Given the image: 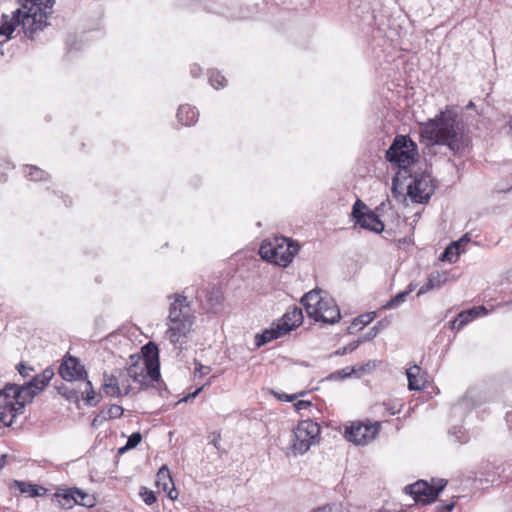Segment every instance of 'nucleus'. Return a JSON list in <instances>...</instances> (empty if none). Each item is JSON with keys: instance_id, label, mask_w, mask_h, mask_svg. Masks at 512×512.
Wrapping results in <instances>:
<instances>
[{"instance_id": "40", "label": "nucleus", "mask_w": 512, "mask_h": 512, "mask_svg": "<svg viewBox=\"0 0 512 512\" xmlns=\"http://www.w3.org/2000/svg\"><path fill=\"white\" fill-rule=\"evenodd\" d=\"M140 495L147 505H152L157 500L155 493L145 487L141 489Z\"/></svg>"}, {"instance_id": "27", "label": "nucleus", "mask_w": 512, "mask_h": 512, "mask_svg": "<svg viewBox=\"0 0 512 512\" xmlns=\"http://www.w3.org/2000/svg\"><path fill=\"white\" fill-rule=\"evenodd\" d=\"M14 486L21 493L27 494L29 497L43 496L47 492V490L44 487L25 481L15 480Z\"/></svg>"}, {"instance_id": "52", "label": "nucleus", "mask_w": 512, "mask_h": 512, "mask_svg": "<svg viewBox=\"0 0 512 512\" xmlns=\"http://www.w3.org/2000/svg\"><path fill=\"white\" fill-rule=\"evenodd\" d=\"M383 406H385V407H386V409H387V411H388L389 415H395V414H397V413L399 412L397 409H395V408H394V407H392V406H388V405H386V404H383Z\"/></svg>"}, {"instance_id": "33", "label": "nucleus", "mask_w": 512, "mask_h": 512, "mask_svg": "<svg viewBox=\"0 0 512 512\" xmlns=\"http://www.w3.org/2000/svg\"><path fill=\"white\" fill-rule=\"evenodd\" d=\"M25 175L26 177L33 181L45 180L48 176V174L45 171L35 166H28L25 171Z\"/></svg>"}, {"instance_id": "39", "label": "nucleus", "mask_w": 512, "mask_h": 512, "mask_svg": "<svg viewBox=\"0 0 512 512\" xmlns=\"http://www.w3.org/2000/svg\"><path fill=\"white\" fill-rule=\"evenodd\" d=\"M141 440L142 435L139 432L132 433L126 442V445L122 447L119 451L123 452L124 450L127 449H133L141 442Z\"/></svg>"}, {"instance_id": "7", "label": "nucleus", "mask_w": 512, "mask_h": 512, "mask_svg": "<svg viewBox=\"0 0 512 512\" xmlns=\"http://www.w3.org/2000/svg\"><path fill=\"white\" fill-rule=\"evenodd\" d=\"M320 435V426L312 420H303L293 430L292 452L297 454L306 453L312 445L317 443Z\"/></svg>"}, {"instance_id": "4", "label": "nucleus", "mask_w": 512, "mask_h": 512, "mask_svg": "<svg viewBox=\"0 0 512 512\" xmlns=\"http://www.w3.org/2000/svg\"><path fill=\"white\" fill-rule=\"evenodd\" d=\"M300 246L297 242L286 237H275L264 240L259 248L260 256L280 267H287L298 253Z\"/></svg>"}, {"instance_id": "21", "label": "nucleus", "mask_w": 512, "mask_h": 512, "mask_svg": "<svg viewBox=\"0 0 512 512\" xmlns=\"http://www.w3.org/2000/svg\"><path fill=\"white\" fill-rule=\"evenodd\" d=\"M487 310L484 306L473 307L471 309L460 312L452 321L451 328L461 330L466 324L480 315H486Z\"/></svg>"}, {"instance_id": "42", "label": "nucleus", "mask_w": 512, "mask_h": 512, "mask_svg": "<svg viewBox=\"0 0 512 512\" xmlns=\"http://www.w3.org/2000/svg\"><path fill=\"white\" fill-rule=\"evenodd\" d=\"M378 333H379V327H378V325H375L372 328H370V330L365 335H363L359 340H361V343L365 342V341H369V340L375 338Z\"/></svg>"}, {"instance_id": "32", "label": "nucleus", "mask_w": 512, "mask_h": 512, "mask_svg": "<svg viewBox=\"0 0 512 512\" xmlns=\"http://www.w3.org/2000/svg\"><path fill=\"white\" fill-rule=\"evenodd\" d=\"M117 377L119 386L121 387V396L129 394L132 390L130 384V381H132V379L129 376L125 375V369L119 370Z\"/></svg>"}, {"instance_id": "53", "label": "nucleus", "mask_w": 512, "mask_h": 512, "mask_svg": "<svg viewBox=\"0 0 512 512\" xmlns=\"http://www.w3.org/2000/svg\"><path fill=\"white\" fill-rule=\"evenodd\" d=\"M313 512H331V508L329 506H323L314 510Z\"/></svg>"}, {"instance_id": "20", "label": "nucleus", "mask_w": 512, "mask_h": 512, "mask_svg": "<svg viewBox=\"0 0 512 512\" xmlns=\"http://www.w3.org/2000/svg\"><path fill=\"white\" fill-rule=\"evenodd\" d=\"M141 351L142 356H140V359L145 360V364L152 367L150 369L154 376H160L159 351L156 344L148 342L142 347Z\"/></svg>"}, {"instance_id": "36", "label": "nucleus", "mask_w": 512, "mask_h": 512, "mask_svg": "<svg viewBox=\"0 0 512 512\" xmlns=\"http://www.w3.org/2000/svg\"><path fill=\"white\" fill-rule=\"evenodd\" d=\"M209 82L215 89H219L226 86L227 80L219 72L211 71L209 74Z\"/></svg>"}, {"instance_id": "8", "label": "nucleus", "mask_w": 512, "mask_h": 512, "mask_svg": "<svg viewBox=\"0 0 512 512\" xmlns=\"http://www.w3.org/2000/svg\"><path fill=\"white\" fill-rule=\"evenodd\" d=\"M352 216L355 223L363 229L374 233H381L384 230V223L359 199L353 205Z\"/></svg>"}, {"instance_id": "19", "label": "nucleus", "mask_w": 512, "mask_h": 512, "mask_svg": "<svg viewBox=\"0 0 512 512\" xmlns=\"http://www.w3.org/2000/svg\"><path fill=\"white\" fill-rule=\"evenodd\" d=\"M470 242L468 234L462 236L459 240L452 242L442 253L440 259L449 263H455L460 254L465 251L464 246Z\"/></svg>"}, {"instance_id": "25", "label": "nucleus", "mask_w": 512, "mask_h": 512, "mask_svg": "<svg viewBox=\"0 0 512 512\" xmlns=\"http://www.w3.org/2000/svg\"><path fill=\"white\" fill-rule=\"evenodd\" d=\"M102 387L106 395L121 397V387L119 386L117 375L104 373Z\"/></svg>"}, {"instance_id": "37", "label": "nucleus", "mask_w": 512, "mask_h": 512, "mask_svg": "<svg viewBox=\"0 0 512 512\" xmlns=\"http://www.w3.org/2000/svg\"><path fill=\"white\" fill-rule=\"evenodd\" d=\"M356 373V369L353 367H345L341 370L335 371L328 376L330 380H342L352 376Z\"/></svg>"}, {"instance_id": "28", "label": "nucleus", "mask_w": 512, "mask_h": 512, "mask_svg": "<svg viewBox=\"0 0 512 512\" xmlns=\"http://www.w3.org/2000/svg\"><path fill=\"white\" fill-rule=\"evenodd\" d=\"M199 113L196 108L190 105H181L177 112L178 120L185 126L194 124L198 119Z\"/></svg>"}, {"instance_id": "57", "label": "nucleus", "mask_w": 512, "mask_h": 512, "mask_svg": "<svg viewBox=\"0 0 512 512\" xmlns=\"http://www.w3.org/2000/svg\"><path fill=\"white\" fill-rule=\"evenodd\" d=\"M206 385H209V382H206V384H203L202 387H206Z\"/></svg>"}, {"instance_id": "15", "label": "nucleus", "mask_w": 512, "mask_h": 512, "mask_svg": "<svg viewBox=\"0 0 512 512\" xmlns=\"http://www.w3.org/2000/svg\"><path fill=\"white\" fill-rule=\"evenodd\" d=\"M59 374L69 382L86 378L84 366L74 357L64 359L59 368Z\"/></svg>"}, {"instance_id": "48", "label": "nucleus", "mask_w": 512, "mask_h": 512, "mask_svg": "<svg viewBox=\"0 0 512 512\" xmlns=\"http://www.w3.org/2000/svg\"><path fill=\"white\" fill-rule=\"evenodd\" d=\"M274 395H275L279 400L287 401V402H292L293 400H295V399L297 398V395H296V394L287 395V394H285V393H276V392H274Z\"/></svg>"}, {"instance_id": "9", "label": "nucleus", "mask_w": 512, "mask_h": 512, "mask_svg": "<svg viewBox=\"0 0 512 512\" xmlns=\"http://www.w3.org/2000/svg\"><path fill=\"white\" fill-rule=\"evenodd\" d=\"M380 431V422L352 423L346 428L345 437L356 445H365L376 438Z\"/></svg>"}, {"instance_id": "3", "label": "nucleus", "mask_w": 512, "mask_h": 512, "mask_svg": "<svg viewBox=\"0 0 512 512\" xmlns=\"http://www.w3.org/2000/svg\"><path fill=\"white\" fill-rule=\"evenodd\" d=\"M22 9L21 26L30 39L47 26V19L53 14L55 0H18Z\"/></svg>"}, {"instance_id": "45", "label": "nucleus", "mask_w": 512, "mask_h": 512, "mask_svg": "<svg viewBox=\"0 0 512 512\" xmlns=\"http://www.w3.org/2000/svg\"><path fill=\"white\" fill-rule=\"evenodd\" d=\"M106 420H108V418L106 417L104 410H102L99 414H97L94 417V419L92 421V426L98 427V426L102 425Z\"/></svg>"}, {"instance_id": "26", "label": "nucleus", "mask_w": 512, "mask_h": 512, "mask_svg": "<svg viewBox=\"0 0 512 512\" xmlns=\"http://www.w3.org/2000/svg\"><path fill=\"white\" fill-rule=\"evenodd\" d=\"M280 328L282 327L278 322L275 327L266 329L265 331H263L262 334H257L255 337L256 346L261 347L267 344L268 342L285 335L286 333H282V330H280Z\"/></svg>"}, {"instance_id": "43", "label": "nucleus", "mask_w": 512, "mask_h": 512, "mask_svg": "<svg viewBox=\"0 0 512 512\" xmlns=\"http://www.w3.org/2000/svg\"><path fill=\"white\" fill-rule=\"evenodd\" d=\"M195 376H198V377H203L205 375H207L209 372H210V367L209 366H205V365H202L201 363L199 362H195Z\"/></svg>"}, {"instance_id": "17", "label": "nucleus", "mask_w": 512, "mask_h": 512, "mask_svg": "<svg viewBox=\"0 0 512 512\" xmlns=\"http://www.w3.org/2000/svg\"><path fill=\"white\" fill-rule=\"evenodd\" d=\"M318 315H313L312 318L317 322H323L325 324L337 323L340 318V310L335 300L333 299V305H319L317 307Z\"/></svg>"}, {"instance_id": "29", "label": "nucleus", "mask_w": 512, "mask_h": 512, "mask_svg": "<svg viewBox=\"0 0 512 512\" xmlns=\"http://www.w3.org/2000/svg\"><path fill=\"white\" fill-rule=\"evenodd\" d=\"M408 378V388L410 390H420L424 385V380L421 375V368L414 365L406 370Z\"/></svg>"}, {"instance_id": "34", "label": "nucleus", "mask_w": 512, "mask_h": 512, "mask_svg": "<svg viewBox=\"0 0 512 512\" xmlns=\"http://www.w3.org/2000/svg\"><path fill=\"white\" fill-rule=\"evenodd\" d=\"M59 393L72 402H78L80 398V391L70 386L60 387Z\"/></svg>"}, {"instance_id": "10", "label": "nucleus", "mask_w": 512, "mask_h": 512, "mask_svg": "<svg viewBox=\"0 0 512 512\" xmlns=\"http://www.w3.org/2000/svg\"><path fill=\"white\" fill-rule=\"evenodd\" d=\"M446 481L441 479L439 480V485L434 487L429 485L424 480H419L413 484L407 485L404 488V491L413 496L415 502L422 504H429L433 502L440 491L445 487Z\"/></svg>"}, {"instance_id": "41", "label": "nucleus", "mask_w": 512, "mask_h": 512, "mask_svg": "<svg viewBox=\"0 0 512 512\" xmlns=\"http://www.w3.org/2000/svg\"><path fill=\"white\" fill-rule=\"evenodd\" d=\"M360 343H361V340L353 341V342L349 343L348 345H346V346H344L342 348H339L335 352V354L339 355V356H342V355H345L347 353H351V352H353L354 350H356L358 348Z\"/></svg>"}, {"instance_id": "55", "label": "nucleus", "mask_w": 512, "mask_h": 512, "mask_svg": "<svg viewBox=\"0 0 512 512\" xmlns=\"http://www.w3.org/2000/svg\"><path fill=\"white\" fill-rule=\"evenodd\" d=\"M4 459H5V455H2L1 456V460H0V466L2 467L3 464H4Z\"/></svg>"}, {"instance_id": "18", "label": "nucleus", "mask_w": 512, "mask_h": 512, "mask_svg": "<svg viewBox=\"0 0 512 512\" xmlns=\"http://www.w3.org/2000/svg\"><path fill=\"white\" fill-rule=\"evenodd\" d=\"M21 14L22 9H16L12 16L9 17L6 14H3L1 17V25H0V36H4V41L11 39V35L14 32L15 28L21 25Z\"/></svg>"}, {"instance_id": "11", "label": "nucleus", "mask_w": 512, "mask_h": 512, "mask_svg": "<svg viewBox=\"0 0 512 512\" xmlns=\"http://www.w3.org/2000/svg\"><path fill=\"white\" fill-rule=\"evenodd\" d=\"M130 364L125 368V375L129 376L134 383L141 387L148 386L149 381H158L160 376H154L151 366L145 364V360L140 359V355H131Z\"/></svg>"}, {"instance_id": "49", "label": "nucleus", "mask_w": 512, "mask_h": 512, "mask_svg": "<svg viewBox=\"0 0 512 512\" xmlns=\"http://www.w3.org/2000/svg\"><path fill=\"white\" fill-rule=\"evenodd\" d=\"M455 507V502L441 504L437 506L439 512H451Z\"/></svg>"}, {"instance_id": "44", "label": "nucleus", "mask_w": 512, "mask_h": 512, "mask_svg": "<svg viewBox=\"0 0 512 512\" xmlns=\"http://www.w3.org/2000/svg\"><path fill=\"white\" fill-rule=\"evenodd\" d=\"M17 370L23 378L30 377V373L33 371L32 367L26 366L23 363L17 365Z\"/></svg>"}, {"instance_id": "35", "label": "nucleus", "mask_w": 512, "mask_h": 512, "mask_svg": "<svg viewBox=\"0 0 512 512\" xmlns=\"http://www.w3.org/2000/svg\"><path fill=\"white\" fill-rule=\"evenodd\" d=\"M375 316H376L375 312L360 315L353 320L349 329H352L353 327H356V326H359V328L361 329V328L365 327L366 325H368L375 318Z\"/></svg>"}, {"instance_id": "2", "label": "nucleus", "mask_w": 512, "mask_h": 512, "mask_svg": "<svg viewBox=\"0 0 512 512\" xmlns=\"http://www.w3.org/2000/svg\"><path fill=\"white\" fill-rule=\"evenodd\" d=\"M167 298L170 304L165 336L174 346L182 345L187 342L192 331L195 316L186 296L176 293L168 295Z\"/></svg>"}, {"instance_id": "38", "label": "nucleus", "mask_w": 512, "mask_h": 512, "mask_svg": "<svg viewBox=\"0 0 512 512\" xmlns=\"http://www.w3.org/2000/svg\"><path fill=\"white\" fill-rule=\"evenodd\" d=\"M104 412L108 420L116 419L120 418L123 415L124 409L120 405L112 404L106 410H104Z\"/></svg>"}, {"instance_id": "23", "label": "nucleus", "mask_w": 512, "mask_h": 512, "mask_svg": "<svg viewBox=\"0 0 512 512\" xmlns=\"http://www.w3.org/2000/svg\"><path fill=\"white\" fill-rule=\"evenodd\" d=\"M68 503L70 500H73L75 504L84 506V507H93L96 503V499L94 496L80 490L77 488L70 489L63 497Z\"/></svg>"}, {"instance_id": "22", "label": "nucleus", "mask_w": 512, "mask_h": 512, "mask_svg": "<svg viewBox=\"0 0 512 512\" xmlns=\"http://www.w3.org/2000/svg\"><path fill=\"white\" fill-rule=\"evenodd\" d=\"M303 320L302 310L300 308L294 307L292 310L287 311L283 317L279 320V324L282 328V333H288L292 329L301 325Z\"/></svg>"}, {"instance_id": "12", "label": "nucleus", "mask_w": 512, "mask_h": 512, "mask_svg": "<svg viewBox=\"0 0 512 512\" xmlns=\"http://www.w3.org/2000/svg\"><path fill=\"white\" fill-rule=\"evenodd\" d=\"M435 191L431 176L426 173L416 174L408 185V195L417 203H426Z\"/></svg>"}, {"instance_id": "51", "label": "nucleus", "mask_w": 512, "mask_h": 512, "mask_svg": "<svg viewBox=\"0 0 512 512\" xmlns=\"http://www.w3.org/2000/svg\"><path fill=\"white\" fill-rule=\"evenodd\" d=\"M202 389H203V387H199V388H197L193 393H190V394H188L187 396H185V397L182 399V401H185V402H186V401H188V400H190V399L195 398V397H196V396L201 392V390H202Z\"/></svg>"}, {"instance_id": "5", "label": "nucleus", "mask_w": 512, "mask_h": 512, "mask_svg": "<svg viewBox=\"0 0 512 512\" xmlns=\"http://www.w3.org/2000/svg\"><path fill=\"white\" fill-rule=\"evenodd\" d=\"M17 384L8 383L0 390V424L11 426L18 415L23 414L27 404L20 396Z\"/></svg>"}, {"instance_id": "14", "label": "nucleus", "mask_w": 512, "mask_h": 512, "mask_svg": "<svg viewBox=\"0 0 512 512\" xmlns=\"http://www.w3.org/2000/svg\"><path fill=\"white\" fill-rule=\"evenodd\" d=\"M301 303L308 316L312 318L313 315H318L317 313H319V311L317 307L319 305H333V298L328 296L327 293L321 289H313L301 298Z\"/></svg>"}, {"instance_id": "47", "label": "nucleus", "mask_w": 512, "mask_h": 512, "mask_svg": "<svg viewBox=\"0 0 512 512\" xmlns=\"http://www.w3.org/2000/svg\"><path fill=\"white\" fill-rule=\"evenodd\" d=\"M502 129L507 136L512 138V114L507 117Z\"/></svg>"}, {"instance_id": "56", "label": "nucleus", "mask_w": 512, "mask_h": 512, "mask_svg": "<svg viewBox=\"0 0 512 512\" xmlns=\"http://www.w3.org/2000/svg\"><path fill=\"white\" fill-rule=\"evenodd\" d=\"M206 385H209V382H206V384H203L202 387H206Z\"/></svg>"}, {"instance_id": "24", "label": "nucleus", "mask_w": 512, "mask_h": 512, "mask_svg": "<svg viewBox=\"0 0 512 512\" xmlns=\"http://www.w3.org/2000/svg\"><path fill=\"white\" fill-rule=\"evenodd\" d=\"M447 281V275L445 272L434 271L429 274L427 282L424 283L418 290L417 296H421L430 290L440 288Z\"/></svg>"}, {"instance_id": "54", "label": "nucleus", "mask_w": 512, "mask_h": 512, "mask_svg": "<svg viewBox=\"0 0 512 512\" xmlns=\"http://www.w3.org/2000/svg\"><path fill=\"white\" fill-rule=\"evenodd\" d=\"M200 70H201V69H200V67H198V66L193 67V68L191 69V74L193 75V77H197V76H198V74H199V72H200Z\"/></svg>"}, {"instance_id": "6", "label": "nucleus", "mask_w": 512, "mask_h": 512, "mask_svg": "<svg viewBox=\"0 0 512 512\" xmlns=\"http://www.w3.org/2000/svg\"><path fill=\"white\" fill-rule=\"evenodd\" d=\"M417 155V145L405 135H397L386 151L387 161L394 163L400 168H406L411 165Z\"/></svg>"}, {"instance_id": "1", "label": "nucleus", "mask_w": 512, "mask_h": 512, "mask_svg": "<svg viewBox=\"0 0 512 512\" xmlns=\"http://www.w3.org/2000/svg\"><path fill=\"white\" fill-rule=\"evenodd\" d=\"M457 117L452 110L441 111L434 119L422 124V136L433 143L446 145L454 154L462 153L468 147L470 138Z\"/></svg>"}, {"instance_id": "46", "label": "nucleus", "mask_w": 512, "mask_h": 512, "mask_svg": "<svg viewBox=\"0 0 512 512\" xmlns=\"http://www.w3.org/2000/svg\"><path fill=\"white\" fill-rule=\"evenodd\" d=\"M221 435L218 432H213L209 435V443L212 444L216 449H220Z\"/></svg>"}, {"instance_id": "31", "label": "nucleus", "mask_w": 512, "mask_h": 512, "mask_svg": "<svg viewBox=\"0 0 512 512\" xmlns=\"http://www.w3.org/2000/svg\"><path fill=\"white\" fill-rule=\"evenodd\" d=\"M83 389L80 390V394L82 396V399L85 400V403L87 405L93 406L96 404V402H93L95 398V392L92 387V383L89 380H85L83 383Z\"/></svg>"}, {"instance_id": "16", "label": "nucleus", "mask_w": 512, "mask_h": 512, "mask_svg": "<svg viewBox=\"0 0 512 512\" xmlns=\"http://www.w3.org/2000/svg\"><path fill=\"white\" fill-rule=\"evenodd\" d=\"M156 485L157 488L166 493L171 500H175L178 497V492L174 487L170 471L166 466L159 469L156 475Z\"/></svg>"}, {"instance_id": "13", "label": "nucleus", "mask_w": 512, "mask_h": 512, "mask_svg": "<svg viewBox=\"0 0 512 512\" xmlns=\"http://www.w3.org/2000/svg\"><path fill=\"white\" fill-rule=\"evenodd\" d=\"M53 376V370L47 368L41 374L35 375L28 383L24 385H17V392H19L20 396L24 398L26 403H29L48 385Z\"/></svg>"}, {"instance_id": "50", "label": "nucleus", "mask_w": 512, "mask_h": 512, "mask_svg": "<svg viewBox=\"0 0 512 512\" xmlns=\"http://www.w3.org/2000/svg\"><path fill=\"white\" fill-rule=\"evenodd\" d=\"M297 411H300L302 409H306L311 406V402L299 400L297 403L294 404Z\"/></svg>"}, {"instance_id": "30", "label": "nucleus", "mask_w": 512, "mask_h": 512, "mask_svg": "<svg viewBox=\"0 0 512 512\" xmlns=\"http://www.w3.org/2000/svg\"><path fill=\"white\" fill-rule=\"evenodd\" d=\"M415 286L413 284H410L408 288L405 291H402L392 297L387 303L383 306L384 310L389 309H395L398 308L400 305H402L405 301L407 296L414 290Z\"/></svg>"}]
</instances>
